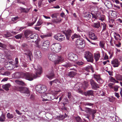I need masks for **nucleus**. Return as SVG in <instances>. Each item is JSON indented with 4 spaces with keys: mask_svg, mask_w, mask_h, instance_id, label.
<instances>
[{
    "mask_svg": "<svg viewBox=\"0 0 122 122\" xmlns=\"http://www.w3.org/2000/svg\"><path fill=\"white\" fill-rule=\"evenodd\" d=\"M35 71V74H33L30 73L21 72L20 73V77H23L29 81H31L34 79L40 77V75L42 73V71L41 66L38 65L34 66Z\"/></svg>",
    "mask_w": 122,
    "mask_h": 122,
    "instance_id": "1",
    "label": "nucleus"
},
{
    "mask_svg": "<svg viewBox=\"0 0 122 122\" xmlns=\"http://www.w3.org/2000/svg\"><path fill=\"white\" fill-rule=\"evenodd\" d=\"M49 59L54 62L55 64H58L60 62L64 60L63 58L61 56H58L57 54L49 53L48 55Z\"/></svg>",
    "mask_w": 122,
    "mask_h": 122,
    "instance_id": "2",
    "label": "nucleus"
},
{
    "mask_svg": "<svg viewBox=\"0 0 122 122\" xmlns=\"http://www.w3.org/2000/svg\"><path fill=\"white\" fill-rule=\"evenodd\" d=\"M29 39L30 40L28 41V42L31 43L35 42L36 44H37V47L38 45H39L38 44L40 40L39 38L38 35L36 33L31 34L29 36Z\"/></svg>",
    "mask_w": 122,
    "mask_h": 122,
    "instance_id": "3",
    "label": "nucleus"
},
{
    "mask_svg": "<svg viewBox=\"0 0 122 122\" xmlns=\"http://www.w3.org/2000/svg\"><path fill=\"white\" fill-rule=\"evenodd\" d=\"M51 51L54 53H58L61 50V46L59 43H55L51 45Z\"/></svg>",
    "mask_w": 122,
    "mask_h": 122,
    "instance_id": "4",
    "label": "nucleus"
},
{
    "mask_svg": "<svg viewBox=\"0 0 122 122\" xmlns=\"http://www.w3.org/2000/svg\"><path fill=\"white\" fill-rule=\"evenodd\" d=\"M91 14L92 15V20L93 22L98 20L103 21L104 19V16L102 15L99 13H96L95 14L92 13Z\"/></svg>",
    "mask_w": 122,
    "mask_h": 122,
    "instance_id": "5",
    "label": "nucleus"
},
{
    "mask_svg": "<svg viewBox=\"0 0 122 122\" xmlns=\"http://www.w3.org/2000/svg\"><path fill=\"white\" fill-rule=\"evenodd\" d=\"M50 42L46 40L41 41L40 45H38L37 47L43 50H45L49 47Z\"/></svg>",
    "mask_w": 122,
    "mask_h": 122,
    "instance_id": "6",
    "label": "nucleus"
},
{
    "mask_svg": "<svg viewBox=\"0 0 122 122\" xmlns=\"http://www.w3.org/2000/svg\"><path fill=\"white\" fill-rule=\"evenodd\" d=\"M86 109L87 110H86V112L87 116L86 117L89 120V117L90 115L92 114V118L94 119L95 117L94 114L96 113V111L90 108H86Z\"/></svg>",
    "mask_w": 122,
    "mask_h": 122,
    "instance_id": "7",
    "label": "nucleus"
},
{
    "mask_svg": "<svg viewBox=\"0 0 122 122\" xmlns=\"http://www.w3.org/2000/svg\"><path fill=\"white\" fill-rule=\"evenodd\" d=\"M84 57L86 58L87 61L89 62H92L93 59L92 54L88 51L86 52L84 54Z\"/></svg>",
    "mask_w": 122,
    "mask_h": 122,
    "instance_id": "8",
    "label": "nucleus"
},
{
    "mask_svg": "<svg viewBox=\"0 0 122 122\" xmlns=\"http://www.w3.org/2000/svg\"><path fill=\"white\" fill-rule=\"evenodd\" d=\"M16 88L17 91H20L21 93L27 94L29 93L30 91L28 89L22 86H19L16 87Z\"/></svg>",
    "mask_w": 122,
    "mask_h": 122,
    "instance_id": "9",
    "label": "nucleus"
},
{
    "mask_svg": "<svg viewBox=\"0 0 122 122\" xmlns=\"http://www.w3.org/2000/svg\"><path fill=\"white\" fill-rule=\"evenodd\" d=\"M41 84L38 85L36 87L35 89L37 91L40 90L41 93H43L47 90V87L45 86H41Z\"/></svg>",
    "mask_w": 122,
    "mask_h": 122,
    "instance_id": "10",
    "label": "nucleus"
},
{
    "mask_svg": "<svg viewBox=\"0 0 122 122\" xmlns=\"http://www.w3.org/2000/svg\"><path fill=\"white\" fill-rule=\"evenodd\" d=\"M68 59L71 61H75L78 59V57L77 55L72 53H68Z\"/></svg>",
    "mask_w": 122,
    "mask_h": 122,
    "instance_id": "11",
    "label": "nucleus"
},
{
    "mask_svg": "<svg viewBox=\"0 0 122 122\" xmlns=\"http://www.w3.org/2000/svg\"><path fill=\"white\" fill-rule=\"evenodd\" d=\"M76 43L77 45H79L81 48H83L85 46V41L82 39H77L76 41Z\"/></svg>",
    "mask_w": 122,
    "mask_h": 122,
    "instance_id": "12",
    "label": "nucleus"
},
{
    "mask_svg": "<svg viewBox=\"0 0 122 122\" xmlns=\"http://www.w3.org/2000/svg\"><path fill=\"white\" fill-rule=\"evenodd\" d=\"M54 38L56 40L61 41L65 40V36L61 34H58L54 36Z\"/></svg>",
    "mask_w": 122,
    "mask_h": 122,
    "instance_id": "13",
    "label": "nucleus"
},
{
    "mask_svg": "<svg viewBox=\"0 0 122 122\" xmlns=\"http://www.w3.org/2000/svg\"><path fill=\"white\" fill-rule=\"evenodd\" d=\"M34 55L35 57L38 59H40L42 57V53L39 50L35 51Z\"/></svg>",
    "mask_w": 122,
    "mask_h": 122,
    "instance_id": "14",
    "label": "nucleus"
},
{
    "mask_svg": "<svg viewBox=\"0 0 122 122\" xmlns=\"http://www.w3.org/2000/svg\"><path fill=\"white\" fill-rule=\"evenodd\" d=\"M53 96V95L52 94H48L47 95L44 96V98L45 99H43V100L45 101L51 100L54 98Z\"/></svg>",
    "mask_w": 122,
    "mask_h": 122,
    "instance_id": "15",
    "label": "nucleus"
},
{
    "mask_svg": "<svg viewBox=\"0 0 122 122\" xmlns=\"http://www.w3.org/2000/svg\"><path fill=\"white\" fill-rule=\"evenodd\" d=\"M88 35L89 38L92 40H96L98 39L97 35L92 32H89L88 33Z\"/></svg>",
    "mask_w": 122,
    "mask_h": 122,
    "instance_id": "16",
    "label": "nucleus"
},
{
    "mask_svg": "<svg viewBox=\"0 0 122 122\" xmlns=\"http://www.w3.org/2000/svg\"><path fill=\"white\" fill-rule=\"evenodd\" d=\"M93 77L98 83L101 84L103 83V81L100 78V76L99 74H94Z\"/></svg>",
    "mask_w": 122,
    "mask_h": 122,
    "instance_id": "17",
    "label": "nucleus"
},
{
    "mask_svg": "<svg viewBox=\"0 0 122 122\" xmlns=\"http://www.w3.org/2000/svg\"><path fill=\"white\" fill-rule=\"evenodd\" d=\"M101 25L102 30L101 33H104L106 35L108 34V33L106 29L107 26L104 23H101Z\"/></svg>",
    "mask_w": 122,
    "mask_h": 122,
    "instance_id": "18",
    "label": "nucleus"
},
{
    "mask_svg": "<svg viewBox=\"0 0 122 122\" xmlns=\"http://www.w3.org/2000/svg\"><path fill=\"white\" fill-rule=\"evenodd\" d=\"M72 33V30L69 29H68L67 31L64 32L66 38L68 40L69 39Z\"/></svg>",
    "mask_w": 122,
    "mask_h": 122,
    "instance_id": "19",
    "label": "nucleus"
},
{
    "mask_svg": "<svg viewBox=\"0 0 122 122\" xmlns=\"http://www.w3.org/2000/svg\"><path fill=\"white\" fill-rule=\"evenodd\" d=\"M111 64L114 67H117L119 66L120 63L117 59H115L112 61Z\"/></svg>",
    "mask_w": 122,
    "mask_h": 122,
    "instance_id": "20",
    "label": "nucleus"
},
{
    "mask_svg": "<svg viewBox=\"0 0 122 122\" xmlns=\"http://www.w3.org/2000/svg\"><path fill=\"white\" fill-rule=\"evenodd\" d=\"M6 58L5 55L2 53H0V62L3 63L5 62Z\"/></svg>",
    "mask_w": 122,
    "mask_h": 122,
    "instance_id": "21",
    "label": "nucleus"
},
{
    "mask_svg": "<svg viewBox=\"0 0 122 122\" xmlns=\"http://www.w3.org/2000/svg\"><path fill=\"white\" fill-rule=\"evenodd\" d=\"M32 33V32L31 31L29 30H26L24 34L25 36L27 38L28 41L30 40L29 39V36L31 35V34H33Z\"/></svg>",
    "mask_w": 122,
    "mask_h": 122,
    "instance_id": "22",
    "label": "nucleus"
},
{
    "mask_svg": "<svg viewBox=\"0 0 122 122\" xmlns=\"http://www.w3.org/2000/svg\"><path fill=\"white\" fill-rule=\"evenodd\" d=\"M106 6L108 8L110 9L112 7L113 5L108 0H107L104 3Z\"/></svg>",
    "mask_w": 122,
    "mask_h": 122,
    "instance_id": "23",
    "label": "nucleus"
},
{
    "mask_svg": "<svg viewBox=\"0 0 122 122\" xmlns=\"http://www.w3.org/2000/svg\"><path fill=\"white\" fill-rule=\"evenodd\" d=\"M30 8H25L23 7H20L19 9L21 12L28 13L30 9Z\"/></svg>",
    "mask_w": 122,
    "mask_h": 122,
    "instance_id": "24",
    "label": "nucleus"
},
{
    "mask_svg": "<svg viewBox=\"0 0 122 122\" xmlns=\"http://www.w3.org/2000/svg\"><path fill=\"white\" fill-rule=\"evenodd\" d=\"M94 91L92 90L88 91L86 92H85V95L86 96H89L93 95Z\"/></svg>",
    "mask_w": 122,
    "mask_h": 122,
    "instance_id": "25",
    "label": "nucleus"
},
{
    "mask_svg": "<svg viewBox=\"0 0 122 122\" xmlns=\"http://www.w3.org/2000/svg\"><path fill=\"white\" fill-rule=\"evenodd\" d=\"M47 77L50 80L54 76V74L53 70H52L51 72L48 75H46Z\"/></svg>",
    "mask_w": 122,
    "mask_h": 122,
    "instance_id": "26",
    "label": "nucleus"
},
{
    "mask_svg": "<svg viewBox=\"0 0 122 122\" xmlns=\"http://www.w3.org/2000/svg\"><path fill=\"white\" fill-rule=\"evenodd\" d=\"M85 70L88 72H89L91 71L93 72H94L92 66L90 65L86 67Z\"/></svg>",
    "mask_w": 122,
    "mask_h": 122,
    "instance_id": "27",
    "label": "nucleus"
},
{
    "mask_svg": "<svg viewBox=\"0 0 122 122\" xmlns=\"http://www.w3.org/2000/svg\"><path fill=\"white\" fill-rule=\"evenodd\" d=\"M10 86V84H3L2 87L3 89L6 91H8L9 90V88Z\"/></svg>",
    "mask_w": 122,
    "mask_h": 122,
    "instance_id": "28",
    "label": "nucleus"
},
{
    "mask_svg": "<svg viewBox=\"0 0 122 122\" xmlns=\"http://www.w3.org/2000/svg\"><path fill=\"white\" fill-rule=\"evenodd\" d=\"M112 84H108V85H109L110 88L113 89L114 91L116 92H117L118 90V88L119 87L117 85L113 87L112 86Z\"/></svg>",
    "mask_w": 122,
    "mask_h": 122,
    "instance_id": "29",
    "label": "nucleus"
},
{
    "mask_svg": "<svg viewBox=\"0 0 122 122\" xmlns=\"http://www.w3.org/2000/svg\"><path fill=\"white\" fill-rule=\"evenodd\" d=\"M93 26L96 28H98L100 26V23L99 22H98L96 23H94L93 24Z\"/></svg>",
    "mask_w": 122,
    "mask_h": 122,
    "instance_id": "30",
    "label": "nucleus"
},
{
    "mask_svg": "<svg viewBox=\"0 0 122 122\" xmlns=\"http://www.w3.org/2000/svg\"><path fill=\"white\" fill-rule=\"evenodd\" d=\"M51 36V34L49 33L46 35H40V36L42 39H44L47 38Z\"/></svg>",
    "mask_w": 122,
    "mask_h": 122,
    "instance_id": "31",
    "label": "nucleus"
},
{
    "mask_svg": "<svg viewBox=\"0 0 122 122\" xmlns=\"http://www.w3.org/2000/svg\"><path fill=\"white\" fill-rule=\"evenodd\" d=\"M95 59L96 61H97L99 60L100 57V55L99 53L95 54L94 55Z\"/></svg>",
    "mask_w": 122,
    "mask_h": 122,
    "instance_id": "32",
    "label": "nucleus"
},
{
    "mask_svg": "<svg viewBox=\"0 0 122 122\" xmlns=\"http://www.w3.org/2000/svg\"><path fill=\"white\" fill-rule=\"evenodd\" d=\"M7 69L8 70H11L13 69V65L7 64L6 66Z\"/></svg>",
    "mask_w": 122,
    "mask_h": 122,
    "instance_id": "33",
    "label": "nucleus"
},
{
    "mask_svg": "<svg viewBox=\"0 0 122 122\" xmlns=\"http://www.w3.org/2000/svg\"><path fill=\"white\" fill-rule=\"evenodd\" d=\"M14 115L13 114H10V113H8L7 114L6 117L9 119H11L13 118L14 117Z\"/></svg>",
    "mask_w": 122,
    "mask_h": 122,
    "instance_id": "34",
    "label": "nucleus"
},
{
    "mask_svg": "<svg viewBox=\"0 0 122 122\" xmlns=\"http://www.w3.org/2000/svg\"><path fill=\"white\" fill-rule=\"evenodd\" d=\"M105 42L103 41H100L99 42V46H100L103 49H105Z\"/></svg>",
    "mask_w": 122,
    "mask_h": 122,
    "instance_id": "35",
    "label": "nucleus"
},
{
    "mask_svg": "<svg viewBox=\"0 0 122 122\" xmlns=\"http://www.w3.org/2000/svg\"><path fill=\"white\" fill-rule=\"evenodd\" d=\"M5 115L2 113L1 116L0 117V122H4L5 119Z\"/></svg>",
    "mask_w": 122,
    "mask_h": 122,
    "instance_id": "36",
    "label": "nucleus"
},
{
    "mask_svg": "<svg viewBox=\"0 0 122 122\" xmlns=\"http://www.w3.org/2000/svg\"><path fill=\"white\" fill-rule=\"evenodd\" d=\"M115 78L117 80L122 81V75H117L115 76Z\"/></svg>",
    "mask_w": 122,
    "mask_h": 122,
    "instance_id": "37",
    "label": "nucleus"
},
{
    "mask_svg": "<svg viewBox=\"0 0 122 122\" xmlns=\"http://www.w3.org/2000/svg\"><path fill=\"white\" fill-rule=\"evenodd\" d=\"M92 88L93 89L95 90H97L99 88V86L98 84H91Z\"/></svg>",
    "mask_w": 122,
    "mask_h": 122,
    "instance_id": "38",
    "label": "nucleus"
},
{
    "mask_svg": "<svg viewBox=\"0 0 122 122\" xmlns=\"http://www.w3.org/2000/svg\"><path fill=\"white\" fill-rule=\"evenodd\" d=\"M25 55H27L29 57V58L30 60V51L29 50H25Z\"/></svg>",
    "mask_w": 122,
    "mask_h": 122,
    "instance_id": "39",
    "label": "nucleus"
},
{
    "mask_svg": "<svg viewBox=\"0 0 122 122\" xmlns=\"http://www.w3.org/2000/svg\"><path fill=\"white\" fill-rule=\"evenodd\" d=\"M80 36L79 34H77L76 33L74 34L72 36L71 38L72 40L75 38H78L80 37Z\"/></svg>",
    "mask_w": 122,
    "mask_h": 122,
    "instance_id": "40",
    "label": "nucleus"
},
{
    "mask_svg": "<svg viewBox=\"0 0 122 122\" xmlns=\"http://www.w3.org/2000/svg\"><path fill=\"white\" fill-rule=\"evenodd\" d=\"M76 74L75 72L73 71H71L68 73V76L70 77H73Z\"/></svg>",
    "mask_w": 122,
    "mask_h": 122,
    "instance_id": "41",
    "label": "nucleus"
},
{
    "mask_svg": "<svg viewBox=\"0 0 122 122\" xmlns=\"http://www.w3.org/2000/svg\"><path fill=\"white\" fill-rule=\"evenodd\" d=\"M60 83V81L57 79H56L54 80L51 81L50 82V84H52L54 83H56L59 84Z\"/></svg>",
    "mask_w": 122,
    "mask_h": 122,
    "instance_id": "42",
    "label": "nucleus"
},
{
    "mask_svg": "<svg viewBox=\"0 0 122 122\" xmlns=\"http://www.w3.org/2000/svg\"><path fill=\"white\" fill-rule=\"evenodd\" d=\"M0 47H1L2 50H4L6 48V46L4 44L0 42Z\"/></svg>",
    "mask_w": 122,
    "mask_h": 122,
    "instance_id": "43",
    "label": "nucleus"
},
{
    "mask_svg": "<svg viewBox=\"0 0 122 122\" xmlns=\"http://www.w3.org/2000/svg\"><path fill=\"white\" fill-rule=\"evenodd\" d=\"M108 100L111 102H113L115 99V97L113 96L111 97H109L108 98Z\"/></svg>",
    "mask_w": 122,
    "mask_h": 122,
    "instance_id": "44",
    "label": "nucleus"
},
{
    "mask_svg": "<svg viewBox=\"0 0 122 122\" xmlns=\"http://www.w3.org/2000/svg\"><path fill=\"white\" fill-rule=\"evenodd\" d=\"M110 81L111 82H113L114 83H119L118 81L116 80L112 77H111L110 79Z\"/></svg>",
    "mask_w": 122,
    "mask_h": 122,
    "instance_id": "45",
    "label": "nucleus"
},
{
    "mask_svg": "<svg viewBox=\"0 0 122 122\" xmlns=\"http://www.w3.org/2000/svg\"><path fill=\"white\" fill-rule=\"evenodd\" d=\"M15 83L17 84H24L23 81L21 80H18L15 81Z\"/></svg>",
    "mask_w": 122,
    "mask_h": 122,
    "instance_id": "46",
    "label": "nucleus"
},
{
    "mask_svg": "<svg viewBox=\"0 0 122 122\" xmlns=\"http://www.w3.org/2000/svg\"><path fill=\"white\" fill-rule=\"evenodd\" d=\"M4 36L5 38L10 37L12 36V34L9 32H7L6 34L4 35Z\"/></svg>",
    "mask_w": 122,
    "mask_h": 122,
    "instance_id": "47",
    "label": "nucleus"
},
{
    "mask_svg": "<svg viewBox=\"0 0 122 122\" xmlns=\"http://www.w3.org/2000/svg\"><path fill=\"white\" fill-rule=\"evenodd\" d=\"M75 119L76 122H81V120L80 117L79 116H77L75 117Z\"/></svg>",
    "mask_w": 122,
    "mask_h": 122,
    "instance_id": "48",
    "label": "nucleus"
},
{
    "mask_svg": "<svg viewBox=\"0 0 122 122\" xmlns=\"http://www.w3.org/2000/svg\"><path fill=\"white\" fill-rule=\"evenodd\" d=\"M94 104L93 103H91L89 102H86L85 103L84 105L85 106H93Z\"/></svg>",
    "mask_w": 122,
    "mask_h": 122,
    "instance_id": "49",
    "label": "nucleus"
},
{
    "mask_svg": "<svg viewBox=\"0 0 122 122\" xmlns=\"http://www.w3.org/2000/svg\"><path fill=\"white\" fill-rule=\"evenodd\" d=\"M19 64L18 59L17 58H16L15 59V64L16 67H17L18 66Z\"/></svg>",
    "mask_w": 122,
    "mask_h": 122,
    "instance_id": "50",
    "label": "nucleus"
},
{
    "mask_svg": "<svg viewBox=\"0 0 122 122\" xmlns=\"http://www.w3.org/2000/svg\"><path fill=\"white\" fill-rule=\"evenodd\" d=\"M64 117V115H60L58 117V119L59 120H62L65 118Z\"/></svg>",
    "mask_w": 122,
    "mask_h": 122,
    "instance_id": "51",
    "label": "nucleus"
},
{
    "mask_svg": "<svg viewBox=\"0 0 122 122\" xmlns=\"http://www.w3.org/2000/svg\"><path fill=\"white\" fill-rule=\"evenodd\" d=\"M1 74L3 75L6 76H8L10 74V72L8 71H7L4 72L3 73Z\"/></svg>",
    "mask_w": 122,
    "mask_h": 122,
    "instance_id": "52",
    "label": "nucleus"
},
{
    "mask_svg": "<svg viewBox=\"0 0 122 122\" xmlns=\"http://www.w3.org/2000/svg\"><path fill=\"white\" fill-rule=\"evenodd\" d=\"M22 36L21 34H20L15 36V37L17 39H21Z\"/></svg>",
    "mask_w": 122,
    "mask_h": 122,
    "instance_id": "53",
    "label": "nucleus"
},
{
    "mask_svg": "<svg viewBox=\"0 0 122 122\" xmlns=\"http://www.w3.org/2000/svg\"><path fill=\"white\" fill-rule=\"evenodd\" d=\"M91 15L89 14H87L85 15V17L88 20H89L91 17Z\"/></svg>",
    "mask_w": 122,
    "mask_h": 122,
    "instance_id": "54",
    "label": "nucleus"
},
{
    "mask_svg": "<svg viewBox=\"0 0 122 122\" xmlns=\"http://www.w3.org/2000/svg\"><path fill=\"white\" fill-rule=\"evenodd\" d=\"M102 53L103 56L104 55H105V56L104 58V59L106 60L108 59V56L105 53H104L103 52H102Z\"/></svg>",
    "mask_w": 122,
    "mask_h": 122,
    "instance_id": "55",
    "label": "nucleus"
},
{
    "mask_svg": "<svg viewBox=\"0 0 122 122\" xmlns=\"http://www.w3.org/2000/svg\"><path fill=\"white\" fill-rule=\"evenodd\" d=\"M19 74L18 72H16L13 74V76H14L15 77V78H18L19 77V76H18L19 75Z\"/></svg>",
    "mask_w": 122,
    "mask_h": 122,
    "instance_id": "56",
    "label": "nucleus"
},
{
    "mask_svg": "<svg viewBox=\"0 0 122 122\" xmlns=\"http://www.w3.org/2000/svg\"><path fill=\"white\" fill-rule=\"evenodd\" d=\"M58 15V14L57 13H55L51 15V17L52 18H56Z\"/></svg>",
    "mask_w": 122,
    "mask_h": 122,
    "instance_id": "57",
    "label": "nucleus"
},
{
    "mask_svg": "<svg viewBox=\"0 0 122 122\" xmlns=\"http://www.w3.org/2000/svg\"><path fill=\"white\" fill-rule=\"evenodd\" d=\"M77 30L79 32H82L83 31V30L79 27H77Z\"/></svg>",
    "mask_w": 122,
    "mask_h": 122,
    "instance_id": "58",
    "label": "nucleus"
},
{
    "mask_svg": "<svg viewBox=\"0 0 122 122\" xmlns=\"http://www.w3.org/2000/svg\"><path fill=\"white\" fill-rule=\"evenodd\" d=\"M121 43L120 42H119L118 44H115V46H116L118 47H120L121 46Z\"/></svg>",
    "mask_w": 122,
    "mask_h": 122,
    "instance_id": "59",
    "label": "nucleus"
},
{
    "mask_svg": "<svg viewBox=\"0 0 122 122\" xmlns=\"http://www.w3.org/2000/svg\"><path fill=\"white\" fill-rule=\"evenodd\" d=\"M86 39L88 42H89L91 43L92 44L94 45H96V43H95L92 42L87 37H86Z\"/></svg>",
    "mask_w": 122,
    "mask_h": 122,
    "instance_id": "60",
    "label": "nucleus"
},
{
    "mask_svg": "<svg viewBox=\"0 0 122 122\" xmlns=\"http://www.w3.org/2000/svg\"><path fill=\"white\" fill-rule=\"evenodd\" d=\"M30 98L32 101H34L35 99L34 96L32 95H31L30 96Z\"/></svg>",
    "mask_w": 122,
    "mask_h": 122,
    "instance_id": "61",
    "label": "nucleus"
},
{
    "mask_svg": "<svg viewBox=\"0 0 122 122\" xmlns=\"http://www.w3.org/2000/svg\"><path fill=\"white\" fill-rule=\"evenodd\" d=\"M19 19V17L18 16H15V17L13 18L12 19V21H15V20H16L18 19Z\"/></svg>",
    "mask_w": 122,
    "mask_h": 122,
    "instance_id": "62",
    "label": "nucleus"
},
{
    "mask_svg": "<svg viewBox=\"0 0 122 122\" xmlns=\"http://www.w3.org/2000/svg\"><path fill=\"white\" fill-rule=\"evenodd\" d=\"M42 24V22L41 20L39 21L37 24V26H40Z\"/></svg>",
    "mask_w": 122,
    "mask_h": 122,
    "instance_id": "63",
    "label": "nucleus"
},
{
    "mask_svg": "<svg viewBox=\"0 0 122 122\" xmlns=\"http://www.w3.org/2000/svg\"><path fill=\"white\" fill-rule=\"evenodd\" d=\"M84 63L83 62L81 61H78L77 62V64L79 65H81L83 64Z\"/></svg>",
    "mask_w": 122,
    "mask_h": 122,
    "instance_id": "64",
    "label": "nucleus"
}]
</instances>
